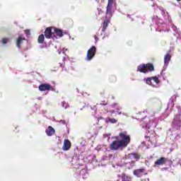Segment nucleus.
Returning a JSON list of instances; mask_svg holds the SVG:
<instances>
[{"mask_svg":"<svg viewBox=\"0 0 181 181\" xmlns=\"http://www.w3.org/2000/svg\"><path fill=\"white\" fill-rule=\"evenodd\" d=\"M67 50V49H62V53H63V54H66V51Z\"/></svg>","mask_w":181,"mask_h":181,"instance_id":"nucleus-29","label":"nucleus"},{"mask_svg":"<svg viewBox=\"0 0 181 181\" xmlns=\"http://www.w3.org/2000/svg\"><path fill=\"white\" fill-rule=\"evenodd\" d=\"M100 95H103L105 94V91L102 90V91H100Z\"/></svg>","mask_w":181,"mask_h":181,"instance_id":"nucleus-28","label":"nucleus"},{"mask_svg":"<svg viewBox=\"0 0 181 181\" xmlns=\"http://www.w3.org/2000/svg\"><path fill=\"white\" fill-rule=\"evenodd\" d=\"M145 173V168H140V169H136L133 171V175L134 176H136L137 177H142L144 173Z\"/></svg>","mask_w":181,"mask_h":181,"instance_id":"nucleus-9","label":"nucleus"},{"mask_svg":"<svg viewBox=\"0 0 181 181\" xmlns=\"http://www.w3.org/2000/svg\"><path fill=\"white\" fill-rule=\"evenodd\" d=\"M128 158H134L136 160H139L141 159V154L138 153H130L128 154Z\"/></svg>","mask_w":181,"mask_h":181,"instance_id":"nucleus-13","label":"nucleus"},{"mask_svg":"<svg viewBox=\"0 0 181 181\" xmlns=\"http://www.w3.org/2000/svg\"><path fill=\"white\" fill-rule=\"evenodd\" d=\"M62 105L63 107H64V102H62Z\"/></svg>","mask_w":181,"mask_h":181,"instance_id":"nucleus-32","label":"nucleus"},{"mask_svg":"<svg viewBox=\"0 0 181 181\" xmlns=\"http://www.w3.org/2000/svg\"><path fill=\"white\" fill-rule=\"evenodd\" d=\"M40 91H54V88L49 83H42L38 86Z\"/></svg>","mask_w":181,"mask_h":181,"instance_id":"nucleus-5","label":"nucleus"},{"mask_svg":"<svg viewBox=\"0 0 181 181\" xmlns=\"http://www.w3.org/2000/svg\"><path fill=\"white\" fill-rule=\"evenodd\" d=\"M171 103H173V100H171Z\"/></svg>","mask_w":181,"mask_h":181,"instance_id":"nucleus-36","label":"nucleus"},{"mask_svg":"<svg viewBox=\"0 0 181 181\" xmlns=\"http://www.w3.org/2000/svg\"><path fill=\"white\" fill-rule=\"evenodd\" d=\"M113 78H115V80H117V78H115V76H113Z\"/></svg>","mask_w":181,"mask_h":181,"instance_id":"nucleus-34","label":"nucleus"},{"mask_svg":"<svg viewBox=\"0 0 181 181\" xmlns=\"http://www.w3.org/2000/svg\"><path fill=\"white\" fill-rule=\"evenodd\" d=\"M97 48H95V46H93L90 49L88 50L86 60H88V62H90V60H92L93 57L95 56Z\"/></svg>","mask_w":181,"mask_h":181,"instance_id":"nucleus-4","label":"nucleus"},{"mask_svg":"<svg viewBox=\"0 0 181 181\" xmlns=\"http://www.w3.org/2000/svg\"><path fill=\"white\" fill-rule=\"evenodd\" d=\"M23 40H26V38L22 37H18L16 42L17 47H21V45H22V42H23Z\"/></svg>","mask_w":181,"mask_h":181,"instance_id":"nucleus-16","label":"nucleus"},{"mask_svg":"<svg viewBox=\"0 0 181 181\" xmlns=\"http://www.w3.org/2000/svg\"><path fill=\"white\" fill-rule=\"evenodd\" d=\"M70 148H71V143L69 139H65L62 147L63 151H69Z\"/></svg>","mask_w":181,"mask_h":181,"instance_id":"nucleus-11","label":"nucleus"},{"mask_svg":"<svg viewBox=\"0 0 181 181\" xmlns=\"http://www.w3.org/2000/svg\"><path fill=\"white\" fill-rule=\"evenodd\" d=\"M24 32H25V35H27V36H30V30L27 29V30H25Z\"/></svg>","mask_w":181,"mask_h":181,"instance_id":"nucleus-24","label":"nucleus"},{"mask_svg":"<svg viewBox=\"0 0 181 181\" xmlns=\"http://www.w3.org/2000/svg\"><path fill=\"white\" fill-rule=\"evenodd\" d=\"M111 112H112V114H114L115 111H112Z\"/></svg>","mask_w":181,"mask_h":181,"instance_id":"nucleus-35","label":"nucleus"},{"mask_svg":"<svg viewBox=\"0 0 181 181\" xmlns=\"http://www.w3.org/2000/svg\"><path fill=\"white\" fill-rule=\"evenodd\" d=\"M137 71L146 74L147 73L155 71V66L152 63L141 64L137 66Z\"/></svg>","mask_w":181,"mask_h":181,"instance_id":"nucleus-2","label":"nucleus"},{"mask_svg":"<svg viewBox=\"0 0 181 181\" xmlns=\"http://www.w3.org/2000/svg\"><path fill=\"white\" fill-rule=\"evenodd\" d=\"M111 22V20L110 18H105L103 21V24L102 26V32H105L107 30V28H108V24Z\"/></svg>","mask_w":181,"mask_h":181,"instance_id":"nucleus-12","label":"nucleus"},{"mask_svg":"<svg viewBox=\"0 0 181 181\" xmlns=\"http://www.w3.org/2000/svg\"><path fill=\"white\" fill-rule=\"evenodd\" d=\"M45 132L47 136H52L56 133V130L52 126H49L47 129H46Z\"/></svg>","mask_w":181,"mask_h":181,"instance_id":"nucleus-10","label":"nucleus"},{"mask_svg":"<svg viewBox=\"0 0 181 181\" xmlns=\"http://www.w3.org/2000/svg\"><path fill=\"white\" fill-rule=\"evenodd\" d=\"M54 32L55 36H57V39L58 37H62L63 36V30L59 28H55Z\"/></svg>","mask_w":181,"mask_h":181,"instance_id":"nucleus-14","label":"nucleus"},{"mask_svg":"<svg viewBox=\"0 0 181 181\" xmlns=\"http://www.w3.org/2000/svg\"><path fill=\"white\" fill-rule=\"evenodd\" d=\"M109 122H110L111 124H117L118 122V120H117L115 118H109L108 119Z\"/></svg>","mask_w":181,"mask_h":181,"instance_id":"nucleus-20","label":"nucleus"},{"mask_svg":"<svg viewBox=\"0 0 181 181\" xmlns=\"http://www.w3.org/2000/svg\"><path fill=\"white\" fill-rule=\"evenodd\" d=\"M170 59H172V56L170 54H167L164 57V64L168 65L169 64V62H170Z\"/></svg>","mask_w":181,"mask_h":181,"instance_id":"nucleus-15","label":"nucleus"},{"mask_svg":"<svg viewBox=\"0 0 181 181\" xmlns=\"http://www.w3.org/2000/svg\"><path fill=\"white\" fill-rule=\"evenodd\" d=\"M170 160L166 158L165 157H161L156 160L155 162L156 166H162L163 165H166L167 162H169Z\"/></svg>","mask_w":181,"mask_h":181,"instance_id":"nucleus-7","label":"nucleus"},{"mask_svg":"<svg viewBox=\"0 0 181 181\" xmlns=\"http://www.w3.org/2000/svg\"><path fill=\"white\" fill-rule=\"evenodd\" d=\"M108 103L105 101H103V103H100V105H107Z\"/></svg>","mask_w":181,"mask_h":181,"instance_id":"nucleus-26","label":"nucleus"},{"mask_svg":"<svg viewBox=\"0 0 181 181\" xmlns=\"http://www.w3.org/2000/svg\"><path fill=\"white\" fill-rule=\"evenodd\" d=\"M120 139L115 140L110 145L109 148L110 151H119V149H124L127 148L131 142V137L127 134V132H120L119 134Z\"/></svg>","mask_w":181,"mask_h":181,"instance_id":"nucleus-1","label":"nucleus"},{"mask_svg":"<svg viewBox=\"0 0 181 181\" xmlns=\"http://www.w3.org/2000/svg\"><path fill=\"white\" fill-rule=\"evenodd\" d=\"M37 42L40 44L43 43L45 42V35L43 34L40 35L37 39Z\"/></svg>","mask_w":181,"mask_h":181,"instance_id":"nucleus-17","label":"nucleus"},{"mask_svg":"<svg viewBox=\"0 0 181 181\" xmlns=\"http://www.w3.org/2000/svg\"><path fill=\"white\" fill-rule=\"evenodd\" d=\"M66 57H63L62 61L61 62H57L54 66V71H57L59 69H64L66 67Z\"/></svg>","mask_w":181,"mask_h":181,"instance_id":"nucleus-6","label":"nucleus"},{"mask_svg":"<svg viewBox=\"0 0 181 181\" xmlns=\"http://www.w3.org/2000/svg\"><path fill=\"white\" fill-rule=\"evenodd\" d=\"M113 13H114V11H112V7L110 6H107L105 18L111 20V18H112Z\"/></svg>","mask_w":181,"mask_h":181,"instance_id":"nucleus-8","label":"nucleus"},{"mask_svg":"<svg viewBox=\"0 0 181 181\" xmlns=\"http://www.w3.org/2000/svg\"><path fill=\"white\" fill-rule=\"evenodd\" d=\"M1 42L3 45L8 43V38H3Z\"/></svg>","mask_w":181,"mask_h":181,"instance_id":"nucleus-25","label":"nucleus"},{"mask_svg":"<svg viewBox=\"0 0 181 181\" xmlns=\"http://www.w3.org/2000/svg\"><path fill=\"white\" fill-rule=\"evenodd\" d=\"M178 2L180 1H181V0H177Z\"/></svg>","mask_w":181,"mask_h":181,"instance_id":"nucleus-37","label":"nucleus"},{"mask_svg":"<svg viewBox=\"0 0 181 181\" xmlns=\"http://www.w3.org/2000/svg\"><path fill=\"white\" fill-rule=\"evenodd\" d=\"M122 181H131V177L127 175L122 176Z\"/></svg>","mask_w":181,"mask_h":181,"instance_id":"nucleus-19","label":"nucleus"},{"mask_svg":"<svg viewBox=\"0 0 181 181\" xmlns=\"http://www.w3.org/2000/svg\"><path fill=\"white\" fill-rule=\"evenodd\" d=\"M93 37H94L95 42H98V37H97V35H94Z\"/></svg>","mask_w":181,"mask_h":181,"instance_id":"nucleus-27","label":"nucleus"},{"mask_svg":"<svg viewBox=\"0 0 181 181\" xmlns=\"http://www.w3.org/2000/svg\"><path fill=\"white\" fill-rule=\"evenodd\" d=\"M146 81V84H148V86H152V77L147 78Z\"/></svg>","mask_w":181,"mask_h":181,"instance_id":"nucleus-21","label":"nucleus"},{"mask_svg":"<svg viewBox=\"0 0 181 181\" xmlns=\"http://www.w3.org/2000/svg\"><path fill=\"white\" fill-rule=\"evenodd\" d=\"M180 124V120L174 119L172 125L173 127H178V125Z\"/></svg>","mask_w":181,"mask_h":181,"instance_id":"nucleus-18","label":"nucleus"},{"mask_svg":"<svg viewBox=\"0 0 181 181\" xmlns=\"http://www.w3.org/2000/svg\"><path fill=\"white\" fill-rule=\"evenodd\" d=\"M151 78L155 83H156V84H159V78L157 76H152Z\"/></svg>","mask_w":181,"mask_h":181,"instance_id":"nucleus-23","label":"nucleus"},{"mask_svg":"<svg viewBox=\"0 0 181 181\" xmlns=\"http://www.w3.org/2000/svg\"><path fill=\"white\" fill-rule=\"evenodd\" d=\"M114 2H115V0H108L107 6H112V5L114 4Z\"/></svg>","mask_w":181,"mask_h":181,"instance_id":"nucleus-22","label":"nucleus"},{"mask_svg":"<svg viewBox=\"0 0 181 181\" xmlns=\"http://www.w3.org/2000/svg\"><path fill=\"white\" fill-rule=\"evenodd\" d=\"M127 18H131V16H129V15H127Z\"/></svg>","mask_w":181,"mask_h":181,"instance_id":"nucleus-33","label":"nucleus"},{"mask_svg":"<svg viewBox=\"0 0 181 181\" xmlns=\"http://www.w3.org/2000/svg\"><path fill=\"white\" fill-rule=\"evenodd\" d=\"M52 29H53L52 27H48L46 28L45 31V36L46 39H57V36L54 35V33L52 32Z\"/></svg>","mask_w":181,"mask_h":181,"instance_id":"nucleus-3","label":"nucleus"},{"mask_svg":"<svg viewBox=\"0 0 181 181\" xmlns=\"http://www.w3.org/2000/svg\"><path fill=\"white\" fill-rule=\"evenodd\" d=\"M121 114H122V112H119V115H121Z\"/></svg>","mask_w":181,"mask_h":181,"instance_id":"nucleus-31","label":"nucleus"},{"mask_svg":"<svg viewBox=\"0 0 181 181\" xmlns=\"http://www.w3.org/2000/svg\"><path fill=\"white\" fill-rule=\"evenodd\" d=\"M62 124H66V122L64 120H62Z\"/></svg>","mask_w":181,"mask_h":181,"instance_id":"nucleus-30","label":"nucleus"}]
</instances>
